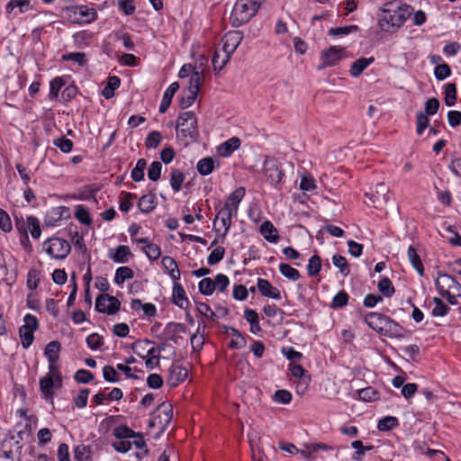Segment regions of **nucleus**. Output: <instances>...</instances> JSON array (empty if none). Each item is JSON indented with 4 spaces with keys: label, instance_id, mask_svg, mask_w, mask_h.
I'll use <instances>...</instances> for the list:
<instances>
[{
    "label": "nucleus",
    "instance_id": "f257e3e1",
    "mask_svg": "<svg viewBox=\"0 0 461 461\" xmlns=\"http://www.w3.org/2000/svg\"><path fill=\"white\" fill-rule=\"evenodd\" d=\"M379 18V25L384 32L397 30L403 25L411 16V9L407 5H398L396 8H384Z\"/></svg>",
    "mask_w": 461,
    "mask_h": 461
},
{
    "label": "nucleus",
    "instance_id": "f03ea898",
    "mask_svg": "<svg viewBox=\"0 0 461 461\" xmlns=\"http://www.w3.org/2000/svg\"><path fill=\"white\" fill-rule=\"evenodd\" d=\"M260 7L258 0H237L230 14V23L240 27L254 17Z\"/></svg>",
    "mask_w": 461,
    "mask_h": 461
},
{
    "label": "nucleus",
    "instance_id": "7ed1b4c3",
    "mask_svg": "<svg viewBox=\"0 0 461 461\" xmlns=\"http://www.w3.org/2000/svg\"><path fill=\"white\" fill-rule=\"evenodd\" d=\"M176 129L183 139L196 141L199 136L197 118L193 112L181 113L176 121Z\"/></svg>",
    "mask_w": 461,
    "mask_h": 461
},
{
    "label": "nucleus",
    "instance_id": "20e7f679",
    "mask_svg": "<svg viewBox=\"0 0 461 461\" xmlns=\"http://www.w3.org/2000/svg\"><path fill=\"white\" fill-rule=\"evenodd\" d=\"M63 11L66 14V19L74 24L90 23L97 18L96 10L87 5L66 6Z\"/></svg>",
    "mask_w": 461,
    "mask_h": 461
},
{
    "label": "nucleus",
    "instance_id": "39448f33",
    "mask_svg": "<svg viewBox=\"0 0 461 461\" xmlns=\"http://www.w3.org/2000/svg\"><path fill=\"white\" fill-rule=\"evenodd\" d=\"M43 249L55 259H64L71 250L69 242L60 238H51L46 240Z\"/></svg>",
    "mask_w": 461,
    "mask_h": 461
},
{
    "label": "nucleus",
    "instance_id": "423d86ee",
    "mask_svg": "<svg viewBox=\"0 0 461 461\" xmlns=\"http://www.w3.org/2000/svg\"><path fill=\"white\" fill-rule=\"evenodd\" d=\"M15 227L21 234V243L25 245L29 242L27 231L30 230L31 235L33 239H39L41 233L40 221L34 216H28L26 221H19L15 219Z\"/></svg>",
    "mask_w": 461,
    "mask_h": 461
},
{
    "label": "nucleus",
    "instance_id": "0eeeda50",
    "mask_svg": "<svg viewBox=\"0 0 461 461\" xmlns=\"http://www.w3.org/2000/svg\"><path fill=\"white\" fill-rule=\"evenodd\" d=\"M23 321L24 324L19 329V335L23 348H28L33 341V332L38 329V320L32 314H26Z\"/></svg>",
    "mask_w": 461,
    "mask_h": 461
},
{
    "label": "nucleus",
    "instance_id": "6e6552de",
    "mask_svg": "<svg viewBox=\"0 0 461 461\" xmlns=\"http://www.w3.org/2000/svg\"><path fill=\"white\" fill-rule=\"evenodd\" d=\"M120 308L121 302L108 294H101L95 299V310L99 312L113 315Z\"/></svg>",
    "mask_w": 461,
    "mask_h": 461
},
{
    "label": "nucleus",
    "instance_id": "1a4fd4ad",
    "mask_svg": "<svg viewBox=\"0 0 461 461\" xmlns=\"http://www.w3.org/2000/svg\"><path fill=\"white\" fill-rule=\"evenodd\" d=\"M438 276L435 281V285L438 292H449L461 295V285L451 276L447 274L438 273Z\"/></svg>",
    "mask_w": 461,
    "mask_h": 461
},
{
    "label": "nucleus",
    "instance_id": "9d476101",
    "mask_svg": "<svg viewBox=\"0 0 461 461\" xmlns=\"http://www.w3.org/2000/svg\"><path fill=\"white\" fill-rule=\"evenodd\" d=\"M264 174L271 185H277L281 182L284 173L279 167L278 162L274 158L267 157L264 161Z\"/></svg>",
    "mask_w": 461,
    "mask_h": 461
},
{
    "label": "nucleus",
    "instance_id": "9b49d317",
    "mask_svg": "<svg viewBox=\"0 0 461 461\" xmlns=\"http://www.w3.org/2000/svg\"><path fill=\"white\" fill-rule=\"evenodd\" d=\"M70 209L67 206L53 207L45 215L44 223L48 227L59 225L60 221L70 218Z\"/></svg>",
    "mask_w": 461,
    "mask_h": 461
},
{
    "label": "nucleus",
    "instance_id": "f8f14e48",
    "mask_svg": "<svg viewBox=\"0 0 461 461\" xmlns=\"http://www.w3.org/2000/svg\"><path fill=\"white\" fill-rule=\"evenodd\" d=\"M243 39V34L240 31H231L224 34L221 39L222 50L224 54L230 58L232 53L237 50Z\"/></svg>",
    "mask_w": 461,
    "mask_h": 461
},
{
    "label": "nucleus",
    "instance_id": "ddd939ff",
    "mask_svg": "<svg viewBox=\"0 0 461 461\" xmlns=\"http://www.w3.org/2000/svg\"><path fill=\"white\" fill-rule=\"evenodd\" d=\"M187 375L185 367L173 364L168 370L167 384L171 388L176 387L186 379Z\"/></svg>",
    "mask_w": 461,
    "mask_h": 461
},
{
    "label": "nucleus",
    "instance_id": "4468645a",
    "mask_svg": "<svg viewBox=\"0 0 461 461\" xmlns=\"http://www.w3.org/2000/svg\"><path fill=\"white\" fill-rule=\"evenodd\" d=\"M389 317L380 312H369L365 316V322L380 335L384 334Z\"/></svg>",
    "mask_w": 461,
    "mask_h": 461
},
{
    "label": "nucleus",
    "instance_id": "2eb2a0df",
    "mask_svg": "<svg viewBox=\"0 0 461 461\" xmlns=\"http://www.w3.org/2000/svg\"><path fill=\"white\" fill-rule=\"evenodd\" d=\"M155 417L158 420L160 431H164L170 423L173 417V407L169 403L162 402L157 407Z\"/></svg>",
    "mask_w": 461,
    "mask_h": 461
},
{
    "label": "nucleus",
    "instance_id": "dca6fc26",
    "mask_svg": "<svg viewBox=\"0 0 461 461\" xmlns=\"http://www.w3.org/2000/svg\"><path fill=\"white\" fill-rule=\"evenodd\" d=\"M343 49H339L336 46L330 47L327 50H324L321 53V60L322 64H321L318 68L322 69L326 67L335 66L341 59V50Z\"/></svg>",
    "mask_w": 461,
    "mask_h": 461
},
{
    "label": "nucleus",
    "instance_id": "f3484780",
    "mask_svg": "<svg viewBox=\"0 0 461 461\" xmlns=\"http://www.w3.org/2000/svg\"><path fill=\"white\" fill-rule=\"evenodd\" d=\"M257 287L261 295L265 297L276 300L281 298V293L278 288L273 286L271 283L267 279L258 278Z\"/></svg>",
    "mask_w": 461,
    "mask_h": 461
},
{
    "label": "nucleus",
    "instance_id": "a211bd4d",
    "mask_svg": "<svg viewBox=\"0 0 461 461\" xmlns=\"http://www.w3.org/2000/svg\"><path fill=\"white\" fill-rule=\"evenodd\" d=\"M387 193L388 187L384 183H379L375 186V193H366L365 195L371 200L374 207H377L388 201Z\"/></svg>",
    "mask_w": 461,
    "mask_h": 461
},
{
    "label": "nucleus",
    "instance_id": "6ab92c4d",
    "mask_svg": "<svg viewBox=\"0 0 461 461\" xmlns=\"http://www.w3.org/2000/svg\"><path fill=\"white\" fill-rule=\"evenodd\" d=\"M157 197L154 192L142 195L138 202V208L143 213L151 212L157 206Z\"/></svg>",
    "mask_w": 461,
    "mask_h": 461
},
{
    "label": "nucleus",
    "instance_id": "aec40b11",
    "mask_svg": "<svg viewBox=\"0 0 461 461\" xmlns=\"http://www.w3.org/2000/svg\"><path fill=\"white\" fill-rule=\"evenodd\" d=\"M406 330L394 320L389 317L386 327L384 329V336L389 338H404Z\"/></svg>",
    "mask_w": 461,
    "mask_h": 461
},
{
    "label": "nucleus",
    "instance_id": "412c9836",
    "mask_svg": "<svg viewBox=\"0 0 461 461\" xmlns=\"http://www.w3.org/2000/svg\"><path fill=\"white\" fill-rule=\"evenodd\" d=\"M58 387V383L50 376H44L40 379V390L43 398L47 401H53V388Z\"/></svg>",
    "mask_w": 461,
    "mask_h": 461
},
{
    "label": "nucleus",
    "instance_id": "4be33fe9",
    "mask_svg": "<svg viewBox=\"0 0 461 461\" xmlns=\"http://www.w3.org/2000/svg\"><path fill=\"white\" fill-rule=\"evenodd\" d=\"M222 332L225 334H231L235 339H232L229 344V347L232 349H240L246 346V338L235 328L222 326Z\"/></svg>",
    "mask_w": 461,
    "mask_h": 461
},
{
    "label": "nucleus",
    "instance_id": "5701e85b",
    "mask_svg": "<svg viewBox=\"0 0 461 461\" xmlns=\"http://www.w3.org/2000/svg\"><path fill=\"white\" fill-rule=\"evenodd\" d=\"M178 89L179 84L177 82H173L165 91L159 105V112L161 113H165L167 111L171 104L172 99Z\"/></svg>",
    "mask_w": 461,
    "mask_h": 461
},
{
    "label": "nucleus",
    "instance_id": "b1692460",
    "mask_svg": "<svg viewBox=\"0 0 461 461\" xmlns=\"http://www.w3.org/2000/svg\"><path fill=\"white\" fill-rule=\"evenodd\" d=\"M245 194L246 190L243 186L236 188L232 193L229 194L224 204L231 208L234 211V213L236 214L239 208V204L243 199Z\"/></svg>",
    "mask_w": 461,
    "mask_h": 461
},
{
    "label": "nucleus",
    "instance_id": "393cba45",
    "mask_svg": "<svg viewBox=\"0 0 461 461\" xmlns=\"http://www.w3.org/2000/svg\"><path fill=\"white\" fill-rule=\"evenodd\" d=\"M173 303L182 309H186L189 302L186 298L183 286L178 283H174L173 286Z\"/></svg>",
    "mask_w": 461,
    "mask_h": 461
},
{
    "label": "nucleus",
    "instance_id": "a878e982",
    "mask_svg": "<svg viewBox=\"0 0 461 461\" xmlns=\"http://www.w3.org/2000/svg\"><path fill=\"white\" fill-rule=\"evenodd\" d=\"M240 146V140L238 137H232L221 144L218 152L221 157L230 156Z\"/></svg>",
    "mask_w": 461,
    "mask_h": 461
},
{
    "label": "nucleus",
    "instance_id": "bb28decb",
    "mask_svg": "<svg viewBox=\"0 0 461 461\" xmlns=\"http://www.w3.org/2000/svg\"><path fill=\"white\" fill-rule=\"evenodd\" d=\"M232 209L228 207V205H223L219 211L216 215V218L214 220V222L217 220H220L223 228H224V234H226L230 226H231V217H232Z\"/></svg>",
    "mask_w": 461,
    "mask_h": 461
},
{
    "label": "nucleus",
    "instance_id": "cd10ccee",
    "mask_svg": "<svg viewBox=\"0 0 461 461\" xmlns=\"http://www.w3.org/2000/svg\"><path fill=\"white\" fill-rule=\"evenodd\" d=\"M375 59L373 57L370 58H359L355 60L350 68V74L354 77H359L363 71L373 62Z\"/></svg>",
    "mask_w": 461,
    "mask_h": 461
},
{
    "label": "nucleus",
    "instance_id": "c85d7f7f",
    "mask_svg": "<svg viewBox=\"0 0 461 461\" xmlns=\"http://www.w3.org/2000/svg\"><path fill=\"white\" fill-rule=\"evenodd\" d=\"M60 348V343L57 340H53L46 346L44 349V355L47 357L49 363L58 362Z\"/></svg>",
    "mask_w": 461,
    "mask_h": 461
},
{
    "label": "nucleus",
    "instance_id": "c756f323",
    "mask_svg": "<svg viewBox=\"0 0 461 461\" xmlns=\"http://www.w3.org/2000/svg\"><path fill=\"white\" fill-rule=\"evenodd\" d=\"M260 233L268 241H276L278 239V231L270 221H265L261 224Z\"/></svg>",
    "mask_w": 461,
    "mask_h": 461
},
{
    "label": "nucleus",
    "instance_id": "7c9ffc66",
    "mask_svg": "<svg viewBox=\"0 0 461 461\" xmlns=\"http://www.w3.org/2000/svg\"><path fill=\"white\" fill-rule=\"evenodd\" d=\"M303 447H304L303 449H300V454L307 458H309L312 453H315L319 450L327 451V450L332 449V447H330L325 443H321V442L307 443V444H304Z\"/></svg>",
    "mask_w": 461,
    "mask_h": 461
},
{
    "label": "nucleus",
    "instance_id": "2f4dec72",
    "mask_svg": "<svg viewBox=\"0 0 461 461\" xmlns=\"http://www.w3.org/2000/svg\"><path fill=\"white\" fill-rule=\"evenodd\" d=\"M121 79L117 76H112L108 78L107 85L102 90V95L105 99H110L114 96V90L119 88Z\"/></svg>",
    "mask_w": 461,
    "mask_h": 461
},
{
    "label": "nucleus",
    "instance_id": "473e14b6",
    "mask_svg": "<svg viewBox=\"0 0 461 461\" xmlns=\"http://www.w3.org/2000/svg\"><path fill=\"white\" fill-rule=\"evenodd\" d=\"M72 242L74 244V249L78 252L79 257H82L83 258H89L86 246L84 242V238L77 231H75L72 237Z\"/></svg>",
    "mask_w": 461,
    "mask_h": 461
},
{
    "label": "nucleus",
    "instance_id": "72a5a7b5",
    "mask_svg": "<svg viewBox=\"0 0 461 461\" xmlns=\"http://www.w3.org/2000/svg\"><path fill=\"white\" fill-rule=\"evenodd\" d=\"M196 167L200 175H210L214 169V160L211 157L203 158L198 161Z\"/></svg>",
    "mask_w": 461,
    "mask_h": 461
},
{
    "label": "nucleus",
    "instance_id": "f704fd0d",
    "mask_svg": "<svg viewBox=\"0 0 461 461\" xmlns=\"http://www.w3.org/2000/svg\"><path fill=\"white\" fill-rule=\"evenodd\" d=\"M445 104L447 106H453L456 102V86L455 83H447L445 86Z\"/></svg>",
    "mask_w": 461,
    "mask_h": 461
},
{
    "label": "nucleus",
    "instance_id": "c9c22d12",
    "mask_svg": "<svg viewBox=\"0 0 461 461\" xmlns=\"http://www.w3.org/2000/svg\"><path fill=\"white\" fill-rule=\"evenodd\" d=\"M154 342L149 339L137 340L131 345V349L134 354L138 355L141 358H146V350L148 347L153 345Z\"/></svg>",
    "mask_w": 461,
    "mask_h": 461
},
{
    "label": "nucleus",
    "instance_id": "e433bc0d",
    "mask_svg": "<svg viewBox=\"0 0 461 461\" xmlns=\"http://www.w3.org/2000/svg\"><path fill=\"white\" fill-rule=\"evenodd\" d=\"M61 61H74L80 67H84L87 63V59L84 52L65 53L61 56Z\"/></svg>",
    "mask_w": 461,
    "mask_h": 461
},
{
    "label": "nucleus",
    "instance_id": "4c0bfd02",
    "mask_svg": "<svg viewBox=\"0 0 461 461\" xmlns=\"http://www.w3.org/2000/svg\"><path fill=\"white\" fill-rule=\"evenodd\" d=\"M185 178V174L178 170L173 169L170 174V185L175 192L180 191L182 184Z\"/></svg>",
    "mask_w": 461,
    "mask_h": 461
},
{
    "label": "nucleus",
    "instance_id": "58836bf2",
    "mask_svg": "<svg viewBox=\"0 0 461 461\" xmlns=\"http://www.w3.org/2000/svg\"><path fill=\"white\" fill-rule=\"evenodd\" d=\"M147 161L144 158L138 159L134 168L131 170V176L133 181L140 182L144 179V170Z\"/></svg>",
    "mask_w": 461,
    "mask_h": 461
},
{
    "label": "nucleus",
    "instance_id": "ea45409f",
    "mask_svg": "<svg viewBox=\"0 0 461 461\" xmlns=\"http://www.w3.org/2000/svg\"><path fill=\"white\" fill-rule=\"evenodd\" d=\"M399 425L398 419L393 416H386L378 421L377 429L380 431H388Z\"/></svg>",
    "mask_w": 461,
    "mask_h": 461
},
{
    "label": "nucleus",
    "instance_id": "a19ab883",
    "mask_svg": "<svg viewBox=\"0 0 461 461\" xmlns=\"http://www.w3.org/2000/svg\"><path fill=\"white\" fill-rule=\"evenodd\" d=\"M66 84L65 79L62 77H56L50 83V99H56L59 96V93L61 87Z\"/></svg>",
    "mask_w": 461,
    "mask_h": 461
},
{
    "label": "nucleus",
    "instance_id": "79ce46f5",
    "mask_svg": "<svg viewBox=\"0 0 461 461\" xmlns=\"http://www.w3.org/2000/svg\"><path fill=\"white\" fill-rule=\"evenodd\" d=\"M290 371L293 376L301 378L302 384L303 385V388L306 389L311 379L309 376L304 375L305 369L303 366L297 364L290 365Z\"/></svg>",
    "mask_w": 461,
    "mask_h": 461
},
{
    "label": "nucleus",
    "instance_id": "37998d69",
    "mask_svg": "<svg viewBox=\"0 0 461 461\" xmlns=\"http://www.w3.org/2000/svg\"><path fill=\"white\" fill-rule=\"evenodd\" d=\"M75 217L85 225H90L92 223L89 211L82 204L76 206Z\"/></svg>",
    "mask_w": 461,
    "mask_h": 461
},
{
    "label": "nucleus",
    "instance_id": "c03bdc74",
    "mask_svg": "<svg viewBox=\"0 0 461 461\" xmlns=\"http://www.w3.org/2000/svg\"><path fill=\"white\" fill-rule=\"evenodd\" d=\"M433 303H435L431 312L433 316L443 317L448 313L450 308L440 298L434 297Z\"/></svg>",
    "mask_w": 461,
    "mask_h": 461
},
{
    "label": "nucleus",
    "instance_id": "a18cd8bd",
    "mask_svg": "<svg viewBox=\"0 0 461 461\" xmlns=\"http://www.w3.org/2000/svg\"><path fill=\"white\" fill-rule=\"evenodd\" d=\"M279 270L281 274L286 278L296 281L300 278V273L294 267H292L290 265L285 263H281L279 266Z\"/></svg>",
    "mask_w": 461,
    "mask_h": 461
},
{
    "label": "nucleus",
    "instance_id": "49530a36",
    "mask_svg": "<svg viewBox=\"0 0 461 461\" xmlns=\"http://www.w3.org/2000/svg\"><path fill=\"white\" fill-rule=\"evenodd\" d=\"M133 277V271L127 267H121L116 270L114 282L118 285L124 283L126 279Z\"/></svg>",
    "mask_w": 461,
    "mask_h": 461
},
{
    "label": "nucleus",
    "instance_id": "de8ad7c7",
    "mask_svg": "<svg viewBox=\"0 0 461 461\" xmlns=\"http://www.w3.org/2000/svg\"><path fill=\"white\" fill-rule=\"evenodd\" d=\"M358 397L364 402H373L378 398V392L371 387H366L357 392Z\"/></svg>",
    "mask_w": 461,
    "mask_h": 461
},
{
    "label": "nucleus",
    "instance_id": "09e8293b",
    "mask_svg": "<svg viewBox=\"0 0 461 461\" xmlns=\"http://www.w3.org/2000/svg\"><path fill=\"white\" fill-rule=\"evenodd\" d=\"M123 195L122 199L120 201L119 209L122 212H128L132 207V200L136 198V194L129 192H122Z\"/></svg>",
    "mask_w": 461,
    "mask_h": 461
},
{
    "label": "nucleus",
    "instance_id": "8fccbe9b",
    "mask_svg": "<svg viewBox=\"0 0 461 461\" xmlns=\"http://www.w3.org/2000/svg\"><path fill=\"white\" fill-rule=\"evenodd\" d=\"M378 290L385 297H391L395 292V289L392 285L391 280L387 277H384L379 281Z\"/></svg>",
    "mask_w": 461,
    "mask_h": 461
},
{
    "label": "nucleus",
    "instance_id": "3c124183",
    "mask_svg": "<svg viewBox=\"0 0 461 461\" xmlns=\"http://www.w3.org/2000/svg\"><path fill=\"white\" fill-rule=\"evenodd\" d=\"M161 140V133L158 131H152L148 134L145 140V146L147 149H156L159 145Z\"/></svg>",
    "mask_w": 461,
    "mask_h": 461
},
{
    "label": "nucleus",
    "instance_id": "603ef678",
    "mask_svg": "<svg viewBox=\"0 0 461 461\" xmlns=\"http://www.w3.org/2000/svg\"><path fill=\"white\" fill-rule=\"evenodd\" d=\"M348 294L345 291H339L332 299L330 307L332 309H339L348 304Z\"/></svg>",
    "mask_w": 461,
    "mask_h": 461
},
{
    "label": "nucleus",
    "instance_id": "864d4df0",
    "mask_svg": "<svg viewBox=\"0 0 461 461\" xmlns=\"http://www.w3.org/2000/svg\"><path fill=\"white\" fill-rule=\"evenodd\" d=\"M113 435L119 439L135 438L137 434L129 427L121 425L113 429Z\"/></svg>",
    "mask_w": 461,
    "mask_h": 461
},
{
    "label": "nucleus",
    "instance_id": "5fc2aeb1",
    "mask_svg": "<svg viewBox=\"0 0 461 461\" xmlns=\"http://www.w3.org/2000/svg\"><path fill=\"white\" fill-rule=\"evenodd\" d=\"M417 128L416 132L418 135H421L425 129L429 126V119L427 114L423 112H418L416 114Z\"/></svg>",
    "mask_w": 461,
    "mask_h": 461
},
{
    "label": "nucleus",
    "instance_id": "6e6d98bb",
    "mask_svg": "<svg viewBox=\"0 0 461 461\" xmlns=\"http://www.w3.org/2000/svg\"><path fill=\"white\" fill-rule=\"evenodd\" d=\"M359 30L357 25H348L343 27H335L330 28L329 30V35L331 36H339V35H348L351 32H357Z\"/></svg>",
    "mask_w": 461,
    "mask_h": 461
},
{
    "label": "nucleus",
    "instance_id": "4d7b16f0",
    "mask_svg": "<svg viewBox=\"0 0 461 461\" xmlns=\"http://www.w3.org/2000/svg\"><path fill=\"white\" fill-rule=\"evenodd\" d=\"M40 275L41 272L37 269H31L29 271L26 281V285L29 289L35 290L38 287L41 281Z\"/></svg>",
    "mask_w": 461,
    "mask_h": 461
},
{
    "label": "nucleus",
    "instance_id": "13d9d810",
    "mask_svg": "<svg viewBox=\"0 0 461 461\" xmlns=\"http://www.w3.org/2000/svg\"><path fill=\"white\" fill-rule=\"evenodd\" d=\"M202 78V72L194 71L189 79L188 92L198 95L200 90V82Z\"/></svg>",
    "mask_w": 461,
    "mask_h": 461
},
{
    "label": "nucleus",
    "instance_id": "bf43d9fd",
    "mask_svg": "<svg viewBox=\"0 0 461 461\" xmlns=\"http://www.w3.org/2000/svg\"><path fill=\"white\" fill-rule=\"evenodd\" d=\"M53 144L58 147L62 152L68 153L73 149V141L69 139H67L64 136L57 138L53 140Z\"/></svg>",
    "mask_w": 461,
    "mask_h": 461
},
{
    "label": "nucleus",
    "instance_id": "052dcab7",
    "mask_svg": "<svg viewBox=\"0 0 461 461\" xmlns=\"http://www.w3.org/2000/svg\"><path fill=\"white\" fill-rule=\"evenodd\" d=\"M435 77L442 81L451 75V68L447 63L439 64L434 68Z\"/></svg>",
    "mask_w": 461,
    "mask_h": 461
},
{
    "label": "nucleus",
    "instance_id": "680f3d73",
    "mask_svg": "<svg viewBox=\"0 0 461 461\" xmlns=\"http://www.w3.org/2000/svg\"><path fill=\"white\" fill-rule=\"evenodd\" d=\"M162 164L159 161H154L148 168V177L151 181H158L161 176Z\"/></svg>",
    "mask_w": 461,
    "mask_h": 461
},
{
    "label": "nucleus",
    "instance_id": "e2e57ef3",
    "mask_svg": "<svg viewBox=\"0 0 461 461\" xmlns=\"http://www.w3.org/2000/svg\"><path fill=\"white\" fill-rule=\"evenodd\" d=\"M128 256H131V249L126 245L118 246L114 251L110 249V257L112 259H124Z\"/></svg>",
    "mask_w": 461,
    "mask_h": 461
},
{
    "label": "nucleus",
    "instance_id": "0e129e2a",
    "mask_svg": "<svg viewBox=\"0 0 461 461\" xmlns=\"http://www.w3.org/2000/svg\"><path fill=\"white\" fill-rule=\"evenodd\" d=\"M215 290V284L211 278H203L199 282V291L204 295H211Z\"/></svg>",
    "mask_w": 461,
    "mask_h": 461
},
{
    "label": "nucleus",
    "instance_id": "69168bd1",
    "mask_svg": "<svg viewBox=\"0 0 461 461\" xmlns=\"http://www.w3.org/2000/svg\"><path fill=\"white\" fill-rule=\"evenodd\" d=\"M292 398V393L285 389L277 390L273 396L274 401L281 404L290 403Z\"/></svg>",
    "mask_w": 461,
    "mask_h": 461
},
{
    "label": "nucleus",
    "instance_id": "338daca9",
    "mask_svg": "<svg viewBox=\"0 0 461 461\" xmlns=\"http://www.w3.org/2000/svg\"><path fill=\"white\" fill-rule=\"evenodd\" d=\"M103 376L105 381L110 383H116L120 379V375L117 373L116 369L112 366H104Z\"/></svg>",
    "mask_w": 461,
    "mask_h": 461
},
{
    "label": "nucleus",
    "instance_id": "774afa93",
    "mask_svg": "<svg viewBox=\"0 0 461 461\" xmlns=\"http://www.w3.org/2000/svg\"><path fill=\"white\" fill-rule=\"evenodd\" d=\"M440 103L437 98H429L425 103L424 113L428 116L434 115L438 111Z\"/></svg>",
    "mask_w": 461,
    "mask_h": 461
}]
</instances>
